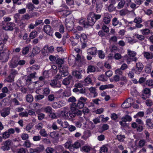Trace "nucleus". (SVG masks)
I'll list each match as a JSON object with an SVG mask.
<instances>
[{
    "instance_id": "1",
    "label": "nucleus",
    "mask_w": 153,
    "mask_h": 153,
    "mask_svg": "<svg viewBox=\"0 0 153 153\" xmlns=\"http://www.w3.org/2000/svg\"><path fill=\"white\" fill-rule=\"evenodd\" d=\"M127 51V55H125L124 58L126 59L128 64H130L133 61L136 62L137 60V58L135 57L137 55L136 52L129 49H128Z\"/></svg>"
},
{
    "instance_id": "2",
    "label": "nucleus",
    "mask_w": 153,
    "mask_h": 153,
    "mask_svg": "<svg viewBox=\"0 0 153 153\" xmlns=\"http://www.w3.org/2000/svg\"><path fill=\"white\" fill-rule=\"evenodd\" d=\"M95 22V19L93 17V15L90 13L88 16L87 21H85L84 19H81L79 21V23L84 27L87 28L89 26H93Z\"/></svg>"
},
{
    "instance_id": "3",
    "label": "nucleus",
    "mask_w": 153,
    "mask_h": 153,
    "mask_svg": "<svg viewBox=\"0 0 153 153\" xmlns=\"http://www.w3.org/2000/svg\"><path fill=\"white\" fill-rule=\"evenodd\" d=\"M87 100V99L86 98L81 97L78 100L77 104L73 103L71 105L76 108H82L84 107V104L86 102Z\"/></svg>"
},
{
    "instance_id": "4",
    "label": "nucleus",
    "mask_w": 153,
    "mask_h": 153,
    "mask_svg": "<svg viewBox=\"0 0 153 153\" xmlns=\"http://www.w3.org/2000/svg\"><path fill=\"white\" fill-rule=\"evenodd\" d=\"M62 7L64 8L61 9L59 11L61 13V14L62 15L66 16V18L67 17L68 18V17L71 14V12L68 10V7L65 4H63L62 5Z\"/></svg>"
},
{
    "instance_id": "5",
    "label": "nucleus",
    "mask_w": 153,
    "mask_h": 153,
    "mask_svg": "<svg viewBox=\"0 0 153 153\" xmlns=\"http://www.w3.org/2000/svg\"><path fill=\"white\" fill-rule=\"evenodd\" d=\"M143 68V65L141 62L137 63L136 64L135 68H132L134 73L137 74H139L142 71Z\"/></svg>"
},
{
    "instance_id": "6",
    "label": "nucleus",
    "mask_w": 153,
    "mask_h": 153,
    "mask_svg": "<svg viewBox=\"0 0 153 153\" xmlns=\"http://www.w3.org/2000/svg\"><path fill=\"white\" fill-rule=\"evenodd\" d=\"M12 141L10 140H8L4 142L1 149L4 151H8L10 149V146H11Z\"/></svg>"
},
{
    "instance_id": "7",
    "label": "nucleus",
    "mask_w": 153,
    "mask_h": 153,
    "mask_svg": "<svg viewBox=\"0 0 153 153\" xmlns=\"http://www.w3.org/2000/svg\"><path fill=\"white\" fill-rule=\"evenodd\" d=\"M9 53L8 51L2 52L0 53V59L2 62H7L9 58Z\"/></svg>"
},
{
    "instance_id": "8",
    "label": "nucleus",
    "mask_w": 153,
    "mask_h": 153,
    "mask_svg": "<svg viewBox=\"0 0 153 153\" xmlns=\"http://www.w3.org/2000/svg\"><path fill=\"white\" fill-rule=\"evenodd\" d=\"M133 99L128 98L124 101L122 105V107L124 108H127L130 107L134 103Z\"/></svg>"
},
{
    "instance_id": "9",
    "label": "nucleus",
    "mask_w": 153,
    "mask_h": 153,
    "mask_svg": "<svg viewBox=\"0 0 153 153\" xmlns=\"http://www.w3.org/2000/svg\"><path fill=\"white\" fill-rule=\"evenodd\" d=\"M65 26L67 29L68 31H71L74 27V22L71 20L69 21V19L67 17L65 18Z\"/></svg>"
},
{
    "instance_id": "10",
    "label": "nucleus",
    "mask_w": 153,
    "mask_h": 153,
    "mask_svg": "<svg viewBox=\"0 0 153 153\" xmlns=\"http://www.w3.org/2000/svg\"><path fill=\"white\" fill-rule=\"evenodd\" d=\"M68 68L66 66H62L59 68V72L62 74L63 77L67 76L68 74Z\"/></svg>"
},
{
    "instance_id": "11",
    "label": "nucleus",
    "mask_w": 153,
    "mask_h": 153,
    "mask_svg": "<svg viewBox=\"0 0 153 153\" xmlns=\"http://www.w3.org/2000/svg\"><path fill=\"white\" fill-rule=\"evenodd\" d=\"M19 58L17 57L13 58L10 64V66L11 68H13L16 67L18 65Z\"/></svg>"
},
{
    "instance_id": "12",
    "label": "nucleus",
    "mask_w": 153,
    "mask_h": 153,
    "mask_svg": "<svg viewBox=\"0 0 153 153\" xmlns=\"http://www.w3.org/2000/svg\"><path fill=\"white\" fill-rule=\"evenodd\" d=\"M65 105V102L61 101L53 102L52 104V107L54 108H57L63 106Z\"/></svg>"
},
{
    "instance_id": "13",
    "label": "nucleus",
    "mask_w": 153,
    "mask_h": 153,
    "mask_svg": "<svg viewBox=\"0 0 153 153\" xmlns=\"http://www.w3.org/2000/svg\"><path fill=\"white\" fill-rule=\"evenodd\" d=\"M43 30L46 33L50 36L52 35L53 32V29L49 25H45L43 27Z\"/></svg>"
},
{
    "instance_id": "14",
    "label": "nucleus",
    "mask_w": 153,
    "mask_h": 153,
    "mask_svg": "<svg viewBox=\"0 0 153 153\" xmlns=\"http://www.w3.org/2000/svg\"><path fill=\"white\" fill-rule=\"evenodd\" d=\"M22 82H23V86L26 85L28 84H30L31 82V79L29 76H25L22 78Z\"/></svg>"
},
{
    "instance_id": "15",
    "label": "nucleus",
    "mask_w": 153,
    "mask_h": 153,
    "mask_svg": "<svg viewBox=\"0 0 153 153\" xmlns=\"http://www.w3.org/2000/svg\"><path fill=\"white\" fill-rule=\"evenodd\" d=\"M15 25V24L12 22L7 23L6 25L3 27V28L5 30H13Z\"/></svg>"
},
{
    "instance_id": "16",
    "label": "nucleus",
    "mask_w": 153,
    "mask_h": 153,
    "mask_svg": "<svg viewBox=\"0 0 153 153\" xmlns=\"http://www.w3.org/2000/svg\"><path fill=\"white\" fill-rule=\"evenodd\" d=\"M111 16L108 13H105L104 14L103 22L106 24H109L111 18Z\"/></svg>"
},
{
    "instance_id": "17",
    "label": "nucleus",
    "mask_w": 153,
    "mask_h": 153,
    "mask_svg": "<svg viewBox=\"0 0 153 153\" xmlns=\"http://www.w3.org/2000/svg\"><path fill=\"white\" fill-rule=\"evenodd\" d=\"M84 143V142L82 140L76 141L72 145L73 150H74V149H77L79 148L81 146L83 145Z\"/></svg>"
},
{
    "instance_id": "18",
    "label": "nucleus",
    "mask_w": 153,
    "mask_h": 153,
    "mask_svg": "<svg viewBox=\"0 0 153 153\" xmlns=\"http://www.w3.org/2000/svg\"><path fill=\"white\" fill-rule=\"evenodd\" d=\"M77 108L71 105L70 110H69V115L71 117H74L76 116V112H77Z\"/></svg>"
},
{
    "instance_id": "19",
    "label": "nucleus",
    "mask_w": 153,
    "mask_h": 153,
    "mask_svg": "<svg viewBox=\"0 0 153 153\" xmlns=\"http://www.w3.org/2000/svg\"><path fill=\"white\" fill-rule=\"evenodd\" d=\"M1 116L4 117L8 116L10 114V109L8 108H4L0 111Z\"/></svg>"
},
{
    "instance_id": "20",
    "label": "nucleus",
    "mask_w": 153,
    "mask_h": 153,
    "mask_svg": "<svg viewBox=\"0 0 153 153\" xmlns=\"http://www.w3.org/2000/svg\"><path fill=\"white\" fill-rule=\"evenodd\" d=\"M50 84L52 87L53 88H59L61 87L60 83L58 82L56 79L51 80L50 82Z\"/></svg>"
},
{
    "instance_id": "21",
    "label": "nucleus",
    "mask_w": 153,
    "mask_h": 153,
    "mask_svg": "<svg viewBox=\"0 0 153 153\" xmlns=\"http://www.w3.org/2000/svg\"><path fill=\"white\" fill-rule=\"evenodd\" d=\"M142 54L147 59H152L153 58V53L151 52L144 51L142 53Z\"/></svg>"
},
{
    "instance_id": "22",
    "label": "nucleus",
    "mask_w": 153,
    "mask_h": 153,
    "mask_svg": "<svg viewBox=\"0 0 153 153\" xmlns=\"http://www.w3.org/2000/svg\"><path fill=\"white\" fill-rule=\"evenodd\" d=\"M97 49L95 47H92L89 48L87 50L88 54L91 55H95L97 53Z\"/></svg>"
},
{
    "instance_id": "23",
    "label": "nucleus",
    "mask_w": 153,
    "mask_h": 153,
    "mask_svg": "<svg viewBox=\"0 0 153 153\" xmlns=\"http://www.w3.org/2000/svg\"><path fill=\"white\" fill-rule=\"evenodd\" d=\"M69 110L68 109H64L62 111L61 113V116L64 118H67L68 117Z\"/></svg>"
},
{
    "instance_id": "24",
    "label": "nucleus",
    "mask_w": 153,
    "mask_h": 153,
    "mask_svg": "<svg viewBox=\"0 0 153 153\" xmlns=\"http://www.w3.org/2000/svg\"><path fill=\"white\" fill-rule=\"evenodd\" d=\"M72 79V76L71 75L68 76L67 77L65 78L62 81V83L65 85H69L70 82V80Z\"/></svg>"
},
{
    "instance_id": "25",
    "label": "nucleus",
    "mask_w": 153,
    "mask_h": 153,
    "mask_svg": "<svg viewBox=\"0 0 153 153\" xmlns=\"http://www.w3.org/2000/svg\"><path fill=\"white\" fill-rule=\"evenodd\" d=\"M82 72V71H74L72 72L73 75L75 76L77 79H80L82 78V75L81 74V73Z\"/></svg>"
},
{
    "instance_id": "26",
    "label": "nucleus",
    "mask_w": 153,
    "mask_h": 153,
    "mask_svg": "<svg viewBox=\"0 0 153 153\" xmlns=\"http://www.w3.org/2000/svg\"><path fill=\"white\" fill-rule=\"evenodd\" d=\"M112 25L114 26H116L118 25L121 26L122 24L121 22H119L117 18L115 17L112 19Z\"/></svg>"
},
{
    "instance_id": "27",
    "label": "nucleus",
    "mask_w": 153,
    "mask_h": 153,
    "mask_svg": "<svg viewBox=\"0 0 153 153\" xmlns=\"http://www.w3.org/2000/svg\"><path fill=\"white\" fill-rule=\"evenodd\" d=\"M90 92L94 94L93 97L95 98L98 95V94L96 91V89L94 87H91L89 88Z\"/></svg>"
},
{
    "instance_id": "28",
    "label": "nucleus",
    "mask_w": 153,
    "mask_h": 153,
    "mask_svg": "<svg viewBox=\"0 0 153 153\" xmlns=\"http://www.w3.org/2000/svg\"><path fill=\"white\" fill-rule=\"evenodd\" d=\"M96 71V68L93 65H90L88 66L87 69V72L88 74L91 72H94Z\"/></svg>"
},
{
    "instance_id": "29",
    "label": "nucleus",
    "mask_w": 153,
    "mask_h": 153,
    "mask_svg": "<svg viewBox=\"0 0 153 153\" xmlns=\"http://www.w3.org/2000/svg\"><path fill=\"white\" fill-rule=\"evenodd\" d=\"M40 51V48L37 46L33 47L32 51V53L34 55L38 54Z\"/></svg>"
},
{
    "instance_id": "30",
    "label": "nucleus",
    "mask_w": 153,
    "mask_h": 153,
    "mask_svg": "<svg viewBox=\"0 0 153 153\" xmlns=\"http://www.w3.org/2000/svg\"><path fill=\"white\" fill-rule=\"evenodd\" d=\"M14 76L12 75H9L7 78L4 80V82H12L14 81Z\"/></svg>"
},
{
    "instance_id": "31",
    "label": "nucleus",
    "mask_w": 153,
    "mask_h": 153,
    "mask_svg": "<svg viewBox=\"0 0 153 153\" xmlns=\"http://www.w3.org/2000/svg\"><path fill=\"white\" fill-rule=\"evenodd\" d=\"M56 153H62L64 150V148L61 145H59L56 146Z\"/></svg>"
},
{
    "instance_id": "32",
    "label": "nucleus",
    "mask_w": 153,
    "mask_h": 153,
    "mask_svg": "<svg viewBox=\"0 0 153 153\" xmlns=\"http://www.w3.org/2000/svg\"><path fill=\"white\" fill-rule=\"evenodd\" d=\"M80 38L81 42H86L87 41V36L84 33L81 34Z\"/></svg>"
},
{
    "instance_id": "33",
    "label": "nucleus",
    "mask_w": 153,
    "mask_h": 153,
    "mask_svg": "<svg viewBox=\"0 0 153 153\" xmlns=\"http://www.w3.org/2000/svg\"><path fill=\"white\" fill-rule=\"evenodd\" d=\"M92 149V148L89 146H84L82 147L81 149L82 151L88 152L90 151Z\"/></svg>"
},
{
    "instance_id": "34",
    "label": "nucleus",
    "mask_w": 153,
    "mask_h": 153,
    "mask_svg": "<svg viewBox=\"0 0 153 153\" xmlns=\"http://www.w3.org/2000/svg\"><path fill=\"white\" fill-rule=\"evenodd\" d=\"M146 143V141L144 139H141L139 141L138 146L140 148H142L145 145Z\"/></svg>"
},
{
    "instance_id": "35",
    "label": "nucleus",
    "mask_w": 153,
    "mask_h": 153,
    "mask_svg": "<svg viewBox=\"0 0 153 153\" xmlns=\"http://www.w3.org/2000/svg\"><path fill=\"white\" fill-rule=\"evenodd\" d=\"M26 7L30 11H33L35 9H37V8H36L34 5L31 3L27 4Z\"/></svg>"
},
{
    "instance_id": "36",
    "label": "nucleus",
    "mask_w": 153,
    "mask_h": 153,
    "mask_svg": "<svg viewBox=\"0 0 153 153\" xmlns=\"http://www.w3.org/2000/svg\"><path fill=\"white\" fill-rule=\"evenodd\" d=\"M30 46H27L22 48V53L24 55H26L29 52Z\"/></svg>"
},
{
    "instance_id": "37",
    "label": "nucleus",
    "mask_w": 153,
    "mask_h": 153,
    "mask_svg": "<svg viewBox=\"0 0 153 153\" xmlns=\"http://www.w3.org/2000/svg\"><path fill=\"white\" fill-rule=\"evenodd\" d=\"M125 4V0H121L118 3L117 7V9H120L123 8Z\"/></svg>"
},
{
    "instance_id": "38",
    "label": "nucleus",
    "mask_w": 153,
    "mask_h": 153,
    "mask_svg": "<svg viewBox=\"0 0 153 153\" xmlns=\"http://www.w3.org/2000/svg\"><path fill=\"white\" fill-rule=\"evenodd\" d=\"M131 120V117L128 115H126L122 118V120L124 122H126L127 121L130 122Z\"/></svg>"
},
{
    "instance_id": "39",
    "label": "nucleus",
    "mask_w": 153,
    "mask_h": 153,
    "mask_svg": "<svg viewBox=\"0 0 153 153\" xmlns=\"http://www.w3.org/2000/svg\"><path fill=\"white\" fill-rule=\"evenodd\" d=\"M146 125L148 127L150 128H153V123L151 121V120L150 119H148L146 120Z\"/></svg>"
},
{
    "instance_id": "40",
    "label": "nucleus",
    "mask_w": 153,
    "mask_h": 153,
    "mask_svg": "<svg viewBox=\"0 0 153 153\" xmlns=\"http://www.w3.org/2000/svg\"><path fill=\"white\" fill-rule=\"evenodd\" d=\"M143 35H148L151 33L150 30L149 29L146 28L140 30Z\"/></svg>"
},
{
    "instance_id": "41",
    "label": "nucleus",
    "mask_w": 153,
    "mask_h": 153,
    "mask_svg": "<svg viewBox=\"0 0 153 153\" xmlns=\"http://www.w3.org/2000/svg\"><path fill=\"white\" fill-rule=\"evenodd\" d=\"M146 84L148 87H151V88H153V80L152 79H149L146 82Z\"/></svg>"
},
{
    "instance_id": "42",
    "label": "nucleus",
    "mask_w": 153,
    "mask_h": 153,
    "mask_svg": "<svg viewBox=\"0 0 153 153\" xmlns=\"http://www.w3.org/2000/svg\"><path fill=\"white\" fill-rule=\"evenodd\" d=\"M152 69L151 64H147L145 67V71L146 73H149L151 72Z\"/></svg>"
},
{
    "instance_id": "43",
    "label": "nucleus",
    "mask_w": 153,
    "mask_h": 153,
    "mask_svg": "<svg viewBox=\"0 0 153 153\" xmlns=\"http://www.w3.org/2000/svg\"><path fill=\"white\" fill-rule=\"evenodd\" d=\"M62 94L64 97H68L71 95V93L69 90H66L62 92Z\"/></svg>"
},
{
    "instance_id": "44",
    "label": "nucleus",
    "mask_w": 153,
    "mask_h": 153,
    "mask_svg": "<svg viewBox=\"0 0 153 153\" xmlns=\"http://www.w3.org/2000/svg\"><path fill=\"white\" fill-rule=\"evenodd\" d=\"M26 101L29 102H32L33 100V98L31 94H28L26 96Z\"/></svg>"
},
{
    "instance_id": "45",
    "label": "nucleus",
    "mask_w": 153,
    "mask_h": 153,
    "mask_svg": "<svg viewBox=\"0 0 153 153\" xmlns=\"http://www.w3.org/2000/svg\"><path fill=\"white\" fill-rule=\"evenodd\" d=\"M42 52L45 55H48L49 53L48 50V45H45L42 50Z\"/></svg>"
},
{
    "instance_id": "46",
    "label": "nucleus",
    "mask_w": 153,
    "mask_h": 153,
    "mask_svg": "<svg viewBox=\"0 0 153 153\" xmlns=\"http://www.w3.org/2000/svg\"><path fill=\"white\" fill-rule=\"evenodd\" d=\"M71 141L66 142L64 144V146L66 148L69 149L71 151L72 149V145L71 146Z\"/></svg>"
},
{
    "instance_id": "47",
    "label": "nucleus",
    "mask_w": 153,
    "mask_h": 153,
    "mask_svg": "<svg viewBox=\"0 0 153 153\" xmlns=\"http://www.w3.org/2000/svg\"><path fill=\"white\" fill-rule=\"evenodd\" d=\"M143 93L146 95H147L149 96L151 95V90L150 88H146L143 89Z\"/></svg>"
},
{
    "instance_id": "48",
    "label": "nucleus",
    "mask_w": 153,
    "mask_h": 153,
    "mask_svg": "<svg viewBox=\"0 0 153 153\" xmlns=\"http://www.w3.org/2000/svg\"><path fill=\"white\" fill-rule=\"evenodd\" d=\"M33 17L32 16L28 14L27 13L22 16V19L23 20H28Z\"/></svg>"
},
{
    "instance_id": "49",
    "label": "nucleus",
    "mask_w": 153,
    "mask_h": 153,
    "mask_svg": "<svg viewBox=\"0 0 153 153\" xmlns=\"http://www.w3.org/2000/svg\"><path fill=\"white\" fill-rule=\"evenodd\" d=\"M92 76H88L85 79V81L86 85H87L92 83Z\"/></svg>"
},
{
    "instance_id": "50",
    "label": "nucleus",
    "mask_w": 153,
    "mask_h": 153,
    "mask_svg": "<svg viewBox=\"0 0 153 153\" xmlns=\"http://www.w3.org/2000/svg\"><path fill=\"white\" fill-rule=\"evenodd\" d=\"M10 135L8 131H6L2 133V138L4 139H6L9 138L10 137Z\"/></svg>"
},
{
    "instance_id": "51",
    "label": "nucleus",
    "mask_w": 153,
    "mask_h": 153,
    "mask_svg": "<svg viewBox=\"0 0 153 153\" xmlns=\"http://www.w3.org/2000/svg\"><path fill=\"white\" fill-rule=\"evenodd\" d=\"M37 33H38L37 31L35 30L33 31L30 33L29 37L31 39H33L36 37Z\"/></svg>"
},
{
    "instance_id": "52",
    "label": "nucleus",
    "mask_w": 153,
    "mask_h": 153,
    "mask_svg": "<svg viewBox=\"0 0 153 153\" xmlns=\"http://www.w3.org/2000/svg\"><path fill=\"white\" fill-rule=\"evenodd\" d=\"M98 54L99 57L100 58L103 59L105 56L104 53L102 50L99 51L98 52Z\"/></svg>"
},
{
    "instance_id": "53",
    "label": "nucleus",
    "mask_w": 153,
    "mask_h": 153,
    "mask_svg": "<svg viewBox=\"0 0 153 153\" xmlns=\"http://www.w3.org/2000/svg\"><path fill=\"white\" fill-rule=\"evenodd\" d=\"M128 13V10L126 9H123L119 12L121 16H124Z\"/></svg>"
},
{
    "instance_id": "54",
    "label": "nucleus",
    "mask_w": 153,
    "mask_h": 153,
    "mask_svg": "<svg viewBox=\"0 0 153 153\" xmlns=\"http://www.w3.org/2000/svg\"><path fill=\"white\" fill-rule=\"evenodd\" d=\"M63 60L61 59H58L56 60V63L59 65V68H60V67L62 66H61V65L63 63Z\"/></svg>"
},
{
    "instance_id": "55",
    "label": "nucleus",
    "mask_w": 153,
    "mask_h": 153,
    "mask_svg": "<svg viewBox=\"0 0 153 153\" xmlns=\"http://www.w3.org/2000/svg\"><path fill=\"white\" fill-rule=\"evenodd\" d=\"M108 150V148L106 147L103 146L100 149V153H106L107 152Z\"/></svg>"
},
{
    "instance_id": "56",
    "label": "nucleus",
    "mask_w": 153,
    "mask_h": 153,
    "mask_svg": "<svg viewBox=\"0 0 153 153\" xmlns=\"http://www.w3.org/2000/svg\"><path fill=\"white\" fill-rule=\"evenodd\" d=\"M135 36L137 39L143 41L145 39V37L143 35L136 34H135Z\"/></svg>"
},
{
    "instance_id": "57",
    "label": "nucleus",
    "mask_w": 153,
    "mask_h": 153,
    "mask_svg": "<svg viewBox=\"0 0 153 153\" xmlns=\"http://www.w3.org/2000/svg\"><path fill=\"white\" fill-rule=\"evenodd\" d=\"M108 9L109 12H111L115 10V7H114L113 4H110L108 7Z\"/></svg>"
},
{
    "instance_id": "58",
    "label": "nucleus",
    "mask_w": 153,
    "mask_h": 153,
    "mask_svg": "<svg viewBox=\"0 0 153 153\" xmlns=\"http://www.w3.org/2000/svg\"><path fill=\"white\" fill-rule=\"evenodd\" d=\"M144 133L146 135V141L148 142H149L151 139L150 138V134L146 131H144Z\"/></svg>"
},
{
    "instance_id": "59",
    "label": "nucleus",
    "mask_w": 153,
    "mask_h": 153,
    "mask_svg": "<svg viewBox=\"0 0 153 153\" xmlns=\"http://www.w3.org/2000/svg\"><path fill=\"white\" fill-rule=\"evenodd\" d=\"M110 50L111 52H115L117 51L118 50V48L115 45H112L110 47Z\"/></svg>"
},
{
    "instance_id": "60",
    "label": "nucleus",
    "mask_w": 153,
    "mask_h": 153,
    "mask_svg": "<svg viewBox=\"0 0 153 153\" xmlns=\"http://www.w3.org/2000/svg\"><path fill=\"white\" fill-rule=\"evenodd\" d=\"M39 133L43 137H46L47 135V134L44 129H41V130L39 131Z\"/></svg>"
},
{
    "instance_id": "61",
    "label": "nucleus",
    "mask_w": 153,
    "mask_h": 153,
    "mask_svg": "<svg viewBox=\"0 0 153 153\" xmlns=\"http://www.w3.org/2000/svg\"><path fill=\"white\" fill-rule=\"evenodd\" d=\"M98 79L100 81H105L107 80L106 77L104 75H101L99 76Z\"/></svg>"
},
{
    "instance_id": "62",
    "label": "nucleus",
    "mask_w": 153,
    "mask_h": 153,
    "mask_svg": "<svg viewBox=\"0 0 153 153\" xmlns=\"http://www.w3.org/2000/svg\"><path fill=\"white\" fill-rule=\"evenodd\" d=\"M31 143L29 140H26L24 143L23 146L26 148H29L30 147Z\"/></svg>"
},
{
    "instance_id": "63",
    "label": "nucleus",
    "mask_w": 153,
    "mask_h": 153,
    "mask_svg": "<svg viewBox=\"0 0 153 153\" xmlns=\"http://www.w3.org/2000/svg\"><path fill=\"white\" fill-rule=\"evenodd\" d=\"M38 152H42L44 149V147L42 145H39L36 147Z\"/></svg>"
},
{
    "instance_id": "64",
    "label": "nucleus",
    "mask_w": 153,
    "mask_h": 153,
    "mask_svg": "<svg viewBox=\"0 0 153 153\" xmlns=\"http://www.w3.org/2000/svg\"><path fill=\"white\" fill-rule=\"evenodd\" d=\"M45 151L46 153H53L54 151V149L51 147H48L46 148Z\"/></svg>"
}]
</instances>
